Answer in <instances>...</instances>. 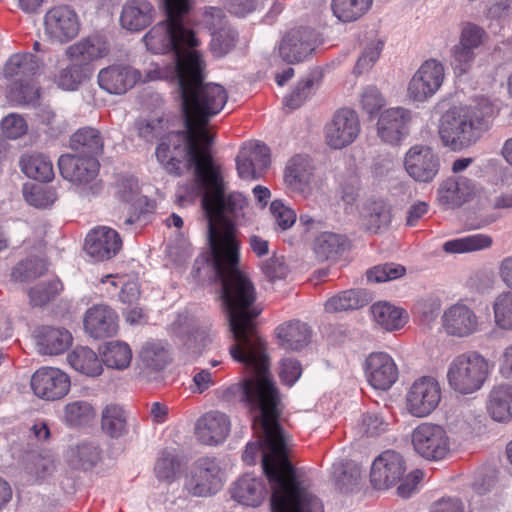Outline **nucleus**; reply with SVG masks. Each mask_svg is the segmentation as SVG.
I'll use <instances>...</instances> for the list:
<instances>
[{"label": "nucleus", "instance_id": "1", "mask_svg": "<svg viewBox=\"0 0 512 512\" xmlns=\"http://www.w3.org/2000/svg\"><path fill=\"white\" fill-rule=\"evenodd\" d=\"M229 353L233 360L242 363L250 376L222 391L221 399L233 402L239 399L249 408L252 427L262 434L269 450L287 440L279 424L280 396L271 379L265 346L232 344Z\"/></svg>", "mask_w": 512, "mask_h": 512}, {"label": "nucleus", "instance_id": "2", "mask_svg": "<svg viewBox=\"0 0 512 512\" xmlns=\"http://www.w3.org/2000/svg\"><path fill=\"white\" fill-rule=\"evenodd\" d=\"M210 250L216 276L221 282V299L228 315L233 344L265 346L255 326V319L261 312L255 305L256 288L238 267L239 248Z\"/></svg>", "mask_w": 512, "mask_h": 512}, {"label": "nucleus", "instance_id": "3", "mask_svg": "<svg viewBox=\"0 0 512 512\" xmlns=\"http://www.w3.org/2000/svg\"><path fill=\"white\" fill-rule=\"evenodd\" d=\"M164 3L166 19L154 25L145 34L143 41L154 54L171 53L173 61L170 66L156 65L148 70L147 80H172L202 57L195 49L199 40L188 21L190 0H164Z\"/></svg>", "mask_w": 512, "mask_h": 512}, {"label": "nucleus", "instance_id": "4", "mask_svg": "<svg viewBox=\"0 0 512 512\" xmlns=\"http://www.w3.org/2000/svg\"><path fill=\"white\" fill-rule=\"evenodd\" d=\"M196 185L202 194L210 249L239 248L236 227L229 215L244 207L243 195L238 192L226 194L221 167L216 163L205 174H200Z\"/></svg>", "mask_w": 512, "mask_h": 512}, {"label": "nucleus", "instance_id": "5", "mask_svg": "<svg viewBox=\"0 0 512 512\" xmlns=\"http://www.w3.org/2000/svg\"><path fill=\"white\" fill-rule=\"evenodd\" d=\"M263 465L272 490V512H324L321 499L309 491L290 463L287 440L264 456Z\"/></svg>", "mask_w": 512, "mask_h": 512}, {"label": "nucleus", "instance_id": "6", "mask_svg": "<svg viewBox=\"0 0 512 512\" xmlns=\"http://www.w3.org/2000/svg\"><path fill=\"white\" fill-rule=\"evenodd\" d=\"M204 67L201 57L171 81L177 83L180 91L184 122L189 120L202 135H211L207 129L209 119L223 109L228 93L220 84H203Z\"/></svg>", "mask_w": 512, "mask_h": 512}, {"label": "nucleus", "instance_id": "7", "mask_svg": "<svg viewBox=\"0 0 512 512\" xmlns=\"http://www.w3.org/2000/svg\"><path fill=\"white\" fill-rule=\"evenodd\" d=\"M184 124V130L169 132L162 138L155 154L158 162L171 175L180 176L184 168L194 167L197 183L200 174H205L215 163L210 152L213 137L202 135L189 120Z\"/></svg>", "mask_w": 512, "mask_h": 512}, {"label": "nucleus", "instance_id": "8", "mask_svg": "<svg viewBox=\"0 0 512 512\" xmlns=\"http://www.w3.org/2000/svg\"><path fill=\"white\" fill-rule=\"evenodd\" d=\"M493 114L494 107L487 98L474 105L450 108L440 118L439 136L454 150L468 147L477 141Z\"/></svg>", "mask_w": 512, "mask_h": 512}, {"label": "nucleus", "instance_id": "9", "mask_svg": "<svg viewBox=\"0 0 512 512\" xmlns=\"http://www.w3.org/2000/svg\"><path fill=\"white\" fill-rule=\"evenodd\" d=\"M488 361L477 352L455 357L447 371L448 384L455 392L467 395L478 391L487 379Z\"/></svg>", "mask_w": 512, "mask_h": 512}, {"label": "nucleus", "instance_id": "10", "mask_svg": "<svg viewBox=\"0 0 512 512\" xmlns=\"http://www.w3.org/2000/svg\"><path fill=\"white\" fill-rule=\"evenodd\" d=\"M411 443L419 456L430 461L445 459L452 451V442L445 428L431 422H423L413 429Z\"/></svg>", "mask_w": 512, "mask_h": 512}, {"label": "nucleus", "instance_id": "11", "mask_svg": "<svg viewBox=\"0 0 512 512\" xmlns=\"http://www.w3.org/2000/svg\"><path fill=\"white\" fill-rule=\"evenodd\" d=\"M442 398L440 383L431 376L416 379L406 394V408L415 417L429 416L439 405Z\"/></svg>", "mask_w": 512, "mask_h": 512}, {"label": "nucleus", "instance_id": "12", "mask_svg": "<svg viewBox=\"0 0 512 512\" xmlns=\"http://www.w3.org/2000/svg\"><path fill=\"white\" fill-rule=\"evenodd\" d=\"M79 30V17L69 5L51 7L44 15V34L52 42L67 43L78 35Z\"/></svg>", "mask_w": 512, "mask_h": 512}, {"label": "nucleus", "instance_id": "13", "mask_svg": "<svg viewBox=\"0 0 512 512\" xmlns=\"http://www.w3.org/2000/svg\"><path fill=\"white\" fill-rule=\"evenodd\" d=\"M360 130L357 113L350 108H341L325 126V141L332 149H343L357 139Z\"/></svg>", "mask_w": 512, "mask_h": 512}, {"label": "nucleus", "instance_id": "14", "mask_svg": "<svg viewBox=\"0 0 512 512\" xmlns=\"http://www.w3.org/2000/svg\"><path fill=\"white\" fill-rule=\"evenodd\" d=\"M444 75L441 62L435 59L425 61L409 82V97L419 102L432 97L441 87Z\"/></svg>", "mask_w": 512, "mask_h": 512}, {"label": "nucleus", "instance_id": "15", "mask_svg": "<svg viewBox=\"0 0 512 512\" xmlns=\"http://www.w3.org/2000/svg\"><path fill=\"white\" fill-rule=\"evenodd\" d=\"M404 168L413 180L429 183L439 172L440 159L429 146L414 145L405 154Z\"/></svg>", "mask_w": 512, "mask_h": 512}, {"label": "nucleus", "instance_id": "16", "mask_svg": "<svg viewBox=\"0 0 512 512\" xmlns=\"http://www.w3.org/2000/svg\"><path fill=\"white\" fill-rule=\"evenodd\" d=\"M146 76L126 64H114L103 68L98 73L100 88L110 94L122 95L132 89L138 82H147Z\"/></svg>", "mask_w": 512, "mask_h": 512}, {"label": "nucleus", "instance_id": "17", "mask_svg": "<svg viewBox=\"0 0 512 512\" xmlns=\"http://www.w3.org/2000/svg\"><path fill=\"white\" fill-rule=\"evenodd\" d=\"M406 470L401 454L393 450L384 451L373 462L370 479L375 489H387L396 484Z\"/></svg>", "mask_w": 512, "mask_h": 512}, {"label": "nucleus", "instance_id": "18", "mask_svg": "<svg viewBox=\"0 0 512 512\" xmlns=\"http://www.w3.org/2000/svg\"><path fill=\"white\" fill-rule=\"evenodd\" d=\"M364 370L368 383L377 390L390 389L399 376L394 359L386 352L369 354Z\"/></svg>", "mask_w": 512, "mask_h": 512}, {"label": "nucleus", "instance_id": "19", "mask_svg": "<svg viewBox=\"0 0 512 512\" xmlns=\"http://www.w3.org/2000/svg\"><path fill=\"white\" fill-rule=\"evenodd\" d=\"M31 387L38 397L57 400L69 392L70 378L58 368L43 367L33 374Z\"/></svg>", "mask_w": 512, "mask_h": 512}, {"label": "nucleus", "instance_id": "20", "mask_svg": "<svg viewBox=\"0 0 512 512\" xmlns=\"http://www.w3.org/2000/svg\"><path fill=\"white\" fill-rule=\"evenodd\" d=\"M188 489L195 496H207L221 487L220 467L214 458H200L196 461Z\"/></svg>", "mask_w": 512, "mask_h": 512}, {"label": "nucleus", "instance_id": "21", "mask_svg": "<svg viewBox=\"0 0 512 512\" xmlns=\"http://www.w3.org/2000/svg\"><path fill=\"white\" fill-rule=\"evenodd\" d=\"M58 166L64 179L83 186L92 183L96 179L99 169L96 158L78 154L60 156Z\"/></svg>", "mask_w": 512, "mask_h": 512}, {"label": "nucleus", "instance_id": "22", "mask_svg": "<svg viewBox=\"0 0 512 512\" xmlns=\"http://www.w3.org/2000/svg\"><path fill=\"white\" fill-rule=\"evenodd\" d=\"M442 325L448 335L463 338L478 331L479 318L469 306L456 303L444 311Z\"/></svg>", "mask_w": 512, "mask_h": 512}, {"label": "nucleus", "instance_id": "23", "mask_svg": "<svg viewBox=\"0 0 512 512\" xmlns=\"http://www.w3.org/2000/svg\"><path fill=\"white\" fill-rule=\"evenodd\" d=\"M122 248L118 232L110 227L101 226L93 229L85 239V250L97 261L113 258Z\"/></svg>", "mask_w": 512, "mask_h": 512}, {"label": "nucleus", "instance_id": "24", "mask_svg": "<svg viewBox=\"0 0 512 512\" xmlns=\"http://www.w3.org/2000/svg\"><path fill=\"white\" fill-rule=\"evenodd\" d=\"M313 50V31L297 28L284 36L279 46V55L286 63L294 64L305 60Z\"/></svg>", "mask_w": 512, "mask_h": 512}, {"label": "nucleus", "instance_id": "25", "mask_svg": "<svg viewBox=\"0 0 512 512\" xmlns=\"http://www.w3.org/2000/svg\"><path fill=\"white\" fill-rule=\"evenodd\" d=\"M117 197L125 204L129 216L125 219V225H131L140 217L153 210V204L139 194L138 181L134 178H123L117 184Z\"/></svg>", "mask_w": 512, "mask_h": 512}, {"label": "nucleus", "instance_id": "26", "mask_svg": "<svg viewBox=\"0 0 512 512\" xmlns=\"http://www.w3.org/2000/svg\"><path fill=\"white\" fill-rule=\"evenodd\" d=\"M229 417L220 411H209L200 417L196 424L197 439L205 445L222 443L230 433Z\"/></svg>", "mask_w": 512, "mask_h": 512}, {"label": "nucleus", "instance_id": "27", "mask_svg": "<svg viewBox=\"0 0 512 512\" xmlns=\"http://www.w3.org/2000/svg\"><path fill=\"white\" fill-rule=\"evenodd\" d=\"M410 112L404 108H390L379 117L378 135L390 144L399 143L409 132Z\"/></svg>", "mask_w": 512, "mask_h": 512}, {"label": "nucleus", "instance_id": "28", "mask_svg": "<svg viewBox=\"0 0 512 512\" xmlns=\"http://www.w3.org/2000/svg\"><path fill=\"white\" fill-rule=\"evenodd\" d=\"M118 316L107 305L99 304L89 308L84 317L85 331L93 338L110 337L118 330Z\"/></svg>", "mask_w": 512, "mask_h": 512}, {"label": "nucleus", "instance_id": "29", "mask_svg": "<svg viewBox=\"0 0 512 512\" xmlns=\"http://www.w3.org/2000/svg\"><path fill=\"white\" fill-rule=\"evenodd\" d=\"M314 167L307 156L292 157L285 168L284 181L294 192L307 197L312 191Z\"/></svg>", "mask_w": 512, "mask_h": 512}, {"label": "nucleus", "instance_id": "30", "mask_svg": "<svg viewBox=\"0 0 512 512\" xmlns=\"http://www.w3.org/2000/svg\"><path fill=\"white\" fill-rule=\"evenodd\" d=\"M156 9L148 0H129L121 11L120 23L129 31H142L155 19Z\"/></svg>", "mask_w": 512, "mask_h": 512}, {"label": "nucleus", "instance_id": "31", "mask_svg": "<svg viewBox=\"0 0 512 512\" xmlns=\"http://www.w3.org/2000/svg\"><path fill=\"white\" fill-rule=\"evenodd\" d=\"M475 191L474 183L465 177L444 180L437 192L438 202L445 208H456L467 202Z\"/></svg>", "mask_w": 512, "mask_h": 512}, {"label": "nucleus", "instance_id": "32", "mask_svg": "<svg viewBox=\"0 0 512 512\" xmlns=\"http://www.w3.org/2000/svg\"><path fill=\"white\" fill-rule=\"evenodd\" d=\"M268 494L264 481L250 474L238 479L232 489V498L242 505L257 507Z\"/></svg>", "mask_w": 512, "mask_h": 512}, {"label": "nucleus", "instance_id": "33", "mask_svg": "<svg viewBox=\"0 0 512 512\" xmlns=\"http://www.w3.org/2000/svg\"><path fill=\"white\" fill-rule=\"evenodd\" d=\"M109 47L100 36L93 35L79 40L66 49V55L80 65H87L107 55Z\"/></svg>", "mask_w": 512, "mask_h": 512}, {"label": "nucleus", "instance_id": "34", "mask_svg": "<svg viewBox=\"0 0 512 512\" xmlns=\"http://www.w3.org/2000/svg\"><path fill=\"white\" fill-rule=\"evenodd\" d=\"M276 336L282 348L299 351L310 342L311 329L300 320H292L279 325Z\"/></svg>", "mask_w": 512, "mask_h": 512}, {"label": "nucleus", "instance_id": "35", "mask_svg": "<svg viewBox=\"0 0 512 512\" xmlns=\"http://www.w3.org/2000/svg\"><path fill=\"white\" fill-rule=\"evenodd\" d=\"M70 148L78 155L94 157L103 153L104 139L100 131L94 127L79 128L70 137Z\"/></svg>", "mask_w": 512, "mask_h": 512}, {"label": "nucleus", "instance_id": "36", "mask_svg": "<svg viewBox=\"0 0 512 512\" xmlns=\"http://www.w3.org/2000/svg\"><path fill=\"white\" fill-rule=\"evenodd\" d=\"M487 412L494 421L507 423L512 420V385L494 386L487 400Z\"/></svg>", "mask_w": 512, "mask_h": 512}, {"label": "nucleus", "instance_id": "37", "mask_svg": "<svg viewBox=\"0 0 512 512\" xmlns=\"http://www.w3.org/2000/svg\"><path fill=\"white\" fill-rule=\"evenodd\" d=\"M43 62L31 53H18L12 55L5 64L4 75L9 78L32 79L40 74Z\"/></svg>", "mask_w": 512, "mask_h": 512}, {"label": "nucleus", "instance_id": "38", "mask_svg": "<svg viewBox=\"0 0 512 512\" xmlns=\"http://www.w3.org/2000/svg\"><path fill=\"white\" fill-rule=\"evenodd\" d=\"M102 457V450L94 442H81L71 446L66 452V461L73 469L90 470Z\"/></svg>", "mask_w": 512, "mask_h": 512}, {"label": "nucleus", "instance_id": "39", "mask_svg": "<svg viewBox=\"0 0 512 512\" xmlns=\"http://www.w3.org/2000/svg\"><path fill=\"white\" fill-rule=\"evenodd\" d=\"M37 345L43 354L58 355L72 343L71 333L63 328L44 327L37 334Z\"/></svg>", "mask_w": 512, "mask_h": 512}, {"label": "nucleus", "instance_id": "40", "mask_svg": "<svg viewBox=\"0 0 512 512\" xmlns=\"http://www.w3.org/2000/svg\"><path fill=\"white\" fill-rule=\"evenodd\" d=\"M139 366L143 372L162 371L169 363V354L160 341H147L139 352Z\"/></svg>", "mask_w": 512, "mask_h": 512}, {"label": "nucleus", "instance_id": "41", "mask_svg": "<svg viewBox=\"0 0 512 512\" xmlns=\"http://www.w3.org/2000/svg\"><path fill=\"white\" fill-rule=\"evenodd\" d=\"M365 226L372 233L386 231L392 221L391 206L384 200H369L365 207Z\"/></svg>", "mask_w": 512, "mask_h": 512}, {"label": "nucleus", "instance_id": "42", "mask_svg": "<svg viewBox=\"0 0 512 512\" xmlns=\"http://www.w3.org/2000/svg\"><path fill=\"white\" fill-rule=\"evenodd\" d=\"M370 311L374 321L387 331L400 329L406 322L404 311L386 301L374 303Z\"/></svg>", "mask_w": 512, "mask_h": 512}, {"label": "nucleus", "instance_id": "43", "mask_svg": "<svg viewBox=\"0 0 512 512\" xmlns=\"http://www.w3.org/2000/svg\"><path fill=\"white\" fill-rule=\"evenodd\" d=\"M67 360L72 368L87 376H99L103 371L102 359L88 347H76L68 354Z\"/></svg>", "mask_w": 512, "mask_h": 512}, {"label": "nucleus", "instance_id": "44", "mask_svg": "<svg viewBox=\"0 0 512 512\" xmlns=\"http://www.w3.org/2000/svg\"><path fill=\"white\" fill-rule=\"evenodd\" d=\"M20 166L23 173L34 180L49 182L54 177L51 160L41 153L22 156Z\"/></svg>", "mask_w": 512, "mask_h": 512}, {"label": "nucleus", "instance_id": "45", "mask_svg": "<svg viewBox=\"0 0 512 512\" xmlns=\"http://www.w3.org/2000/svg\"><path fill=\"white\" fill-rule=\"evenodd\" d=\"M331 474L341 492H351L361 478V467L354 461H340L332 465Z\"/></svg>", "mask_w": 512, "mask_h": 512}, {"label": "nucleus", "instance_id": "46", "mask_svg": "<svg viewBox=\"0 0 512 512\" xmlns=\"http://www.w3.org/2000/svg\"><path fill=\"white\" fill-rule=\"evenodd\" d=\"M368 302L366 294L361 290L349 289L329 298L325 302V311L337 313L349 310H357Z\"/></svg>", "mask_w": 512, "mask_h": 512}, {"label": "nucleus", "instance_id": "47", "mask_svg": "<svg viewBox=\"0 0 512 512\" xmlns=\"http://www.w3.org/2000/svg\"><path fill=\"white\" fill-rule=\"evenodd\" d=\"M101 427L112 438L124 436L128 432L125 410L115 404L106 406L102 411Z\"/></svg>", "mask_w": 512, "mask_h": 512}, {"label": "nucleus", "instance_id": "48", "mask_svg": "<svg viewBox=\"0 0 512 512\" xmlns=\"http://www.w3.org/2000/svg\"><path fill=\"white\" fill-rule=\"evenodd\" d=\"M103 363L116 370L129 367L132 360V350L129 345L121 341H111L105 344L101 353Z\"/></svg>", "mask_w": 512, "mask_h": 512}, {"label": "nucleus", "instance_id": "49", "mask_svg": "<svg viewBox=\"0 0 512 512\" xmlns=\"http://www.w3.org/2000/svg\"><path fill=\"white\" fill-rule=\"evenodd\" d=\"M345 238L333 232H323L314 240V252L321 261L335 259L344 249Z\"/></svg>", "mask_w": 512, "mask_h": 512}, {"label": "nucleus", "instance_id": "50", "mask_svg": "<svg viewBox=\"0 0 512 512\" xmlns=\"http://www.w3.org/2000/svg\"><path fill=\"white\" fill-rule=\"evenodd\" d=\"M492 238L486 234H473L462 238L446 241L443 250L447 253H470L490 248Z\"/></svg>", "mask_w": 512, "mask_h": 512}, {"label": "nucleus", "instance_id": "51", "mask_svg": "<svg viewBox=\"0 0 512 512\" xmlns=\"http://www.w3.org/2000/svg\"><path fill=\"white\" fill-rule=\"evenodd\" d=\"M372 5V0H332L333 14L342 22L356 21Z\"/></svg>", "mask_w": 512, "mask_h": 512}, {"label": "nucleus", "instance_id": "52", "mask_svg": "<svg viewBox=\"0 0 512 512\" xmlns=\"http://www.w3.org/2000/svg\"><path fill=\"white\" fill-rule=\"evenodd\" d=\"M96 416L94 407L85 400L68 403L64 409V420L70 426H82L91 422Z\"/></svg>", "mask_w": 512, "mask_h": 512}, {"label": "nucleus", "instance_id": "53", "mask_svg": "<svg viewBox=\"0 0 512 512\" xmlns=\"http://www.w3.org/2000/svg\"><path fill=\"white\" fill-rule=\"evenodd\" d=\"M181 459L172 450H163L157 458L154 471L158 480L172 481L180 471Z\"/></svg>", "mask_w": 512, "mask_h": 512}, {"label": "nucleus", "instance_id": "54", "mask_svg": "<svg viewBox=\"0 0 512 512\" xmlns=\"http://www.w3.org/2000/svg\"><path fill=\"white\" fill-rule=\"evenodd\" d=\"M137 135L146 142L153 141L165 137L168 133V121L163 118L139 119L135 122Z\"/></svg>", "mask_w": 512, "mask_h": 512}, {"label": "nucleus", "instance_id": "55", "mask_svg": "<svg viewBox=\"0 0 512 512\" xmlns=\"http://www.w3.org/2000/svg\"><path fill=\"white\" fill-rule=\"evenodd\" d=\"M493 313L499 328L512 330V291L502 292L495 298Z\"/></svg>", "mask_w": 512, "mask_h": 512}, {"label": "nucleus", "instance_id": "56", "mask_svg": "<svg viewBox=\"0 0 512 512\" xmlns=\"http://www.w3.org/2000/svg\"><path fill=\"white\" fill-rule=\"evenodd\" d=\"M9 98L17 104H34L39 98V88L31 79H16L9 90Z\"/></svg>", "mask_w": 512, "mask_h": 512}, {"label": "nucleus", "instance_id": "57", "mask_svg": "<svg viewBox=\"0 0 512 512\" xmlns=\"http://www.w3.org/2000/svg\"><path fill=\"white\" fill-rule=\"evenodd\" d=\"M488 37L484 28L475 23L466 22L462 25L458 42L478 52L487 42Z\"/></svg>", "mask_w": 512, "mask_h": 512}, {"label": "nucleus", "instance_id": "58", "mask_svg": "<svg viewBox=\"0 0 512 512\" xmlns=\"http://www.w3.org/2000/svg\"><path fill=\"white\" fill-rule=\"evenodd\" d=\"M47 271V264L43 259H26L17 264L12 276L15 280L28 281L43 275Z\"/></svg>", "mask_w": 512, "mask_h": 512}, {"label": "nucleus", "instance_id": "59", "mask_svg": "<svg viewBox=\"0 0 512 512\" xmlns=\"http://www.w3.org/2000/svg\"><path fill=\"white\" fill-rule=\"evenodd\" d=\"M451 64L459 75L467 73L476 59L478 52L457 43L451 48Z\"/></svg>", "mask_w": 512, "mask_h": 512}, {"label": "nucleus", "instance_id": "60", "mask_svg": "<svg viewBox=\"0 0 512 512\" xmlns=\"http://www.w3.org/2000/svg\"><path fill=\"white\" fill-rule=\"evenodd\" d=\"M237 33L232 29L222 28L212 34L210 50L215 57L229 53L236 45Z\"/></svg>", "mask_w": 512, "mask_h": 512}, {"label": "nucleus", "instance_id": "61", "mask_svg": "<svg viewBox=\"0 0 512 512\" xmlns=\"http://www.w3.org/2000/svg\"><path fill=\"white\" fill-rule=\"evenodd\" d=\"M61 289V283L57 279L41 282L29 291V297L33 306H42L53 299Z\"/></svg>", "mask_w": 512, "mask_h": 512}, {"label": "nucleus", "instance_id": "62", "mask_svg": "<svg viewBox=\"0 0 512 512\" xmlns=\"http://www.w3.org/2000/svg\"><path fill=\"white\" fill-rule=\"evenodd\" d=\"M85 77L84 67L74 62L59 72L56 83L63 90L73 91L78 88Z\"/></svg>", "mask_w": 512, "mask_h": 512}, {"label": "nucleus", "instance_id": "63", "mask_svg": "<svg viewBox=\"0 0 512 512\" xmlns=\"http://www.w3.org/2000/svg\"><path fill=\"white\" fill-rule=\"evenodd\" d=\"M405 272L406 269L402 265L386 263L369 269L366 275L369 282L382 283L401 278Z\"/></svg>", "mask_w": 512, "mask_h": 512}, {"label": "nucleus", "instance_id": "64", "mask_svg": "<svg viewBox=\"0 0 512 512\" xmlns=\"http://www.w3.org/2000/svg\"><path fill=\"white\" fill-rule=\"evenodd\" d=\"M382 49L383 42L380 39H374L368 43L356 62L354 73L360 75L370 70L378 60Z\"/></svg>", "mask_w": 512, "mask_h": 512}]
</instances>
